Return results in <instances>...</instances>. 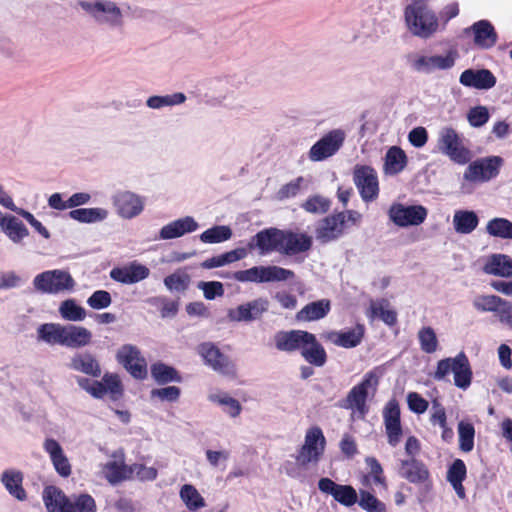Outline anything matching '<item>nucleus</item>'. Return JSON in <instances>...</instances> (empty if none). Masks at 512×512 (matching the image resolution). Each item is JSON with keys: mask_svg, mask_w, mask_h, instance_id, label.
<instances>
[{"mask_svg": "<svg viewBox=\"0 0 512 512\" xmlns=\"http://www.w3.org/2000/svg\"><path fill=\"white\" fill-rule=\"evenodd\" d=\"M404 22L407 31L414 37L430 39L441 30V22L436 13L423 4H409L404 9Z\"/></svg>", "mask_w": 512, "mask_h": 512, "instance_id": "f257e3e1", "label": "nucleus"}, {"mask_svg": "<svg viewBox=\"0 0 512 512\" xmlns=\"http://www.w3.org/2000/svg\"><path fill=\"white\" fill-rule=\"evenodd\" d=\"M77 5L99 25L112 29L121 28L124 25L125 14L114 0H82Z\"/></svg>", "mask_w": 512, "mask_h": 512, "instance_id": "f03ea898", "label": "nucleus"}, {"mask_svg": "<svg viewBox=\"0 0 512 512\" xmlns=\"http://www.w3.org/2000/svg\"><path fill=\"white\" fill-rule=\"evenodd\" d=\"M378 383V377L369 372L349 391L341 406L351 411L352 419H364L368 412L367 399L375 394Z\"/></svg>", "mask_w": 512, "mask_h": 512, "instance_id": "7ed1b4c3", "label": "nucleus"}, {"mask_svg": "<svg viewBox=\"0 0 512 512\" xmlns=\"http://www.w3.org/2000/svg\"><path fill=\"white\" fill-rule=\"evenodd\" d=\"M326 445L322 429L318 426L309 427L305 431L303 443L297 451L296 460L303 465H315L323 458Z\"/></svg>", "mask_w": 512, "mask_h": 512, "instance_id": "20e7f679", "label": "nucleus"}, {"mask_svg": "<svg viewBox=\"0 0 512 512\" xmlns=\"http://www.w3.org/2000/svg\"><path fill=\"white\" fill-rule=\"evenodd\" d=\"M458 53L451 49L444 54L415 53L409 57L410 67L421 74H431L435 71L449 70L454 67Z\"/></svg>", "mask_w": 512, "mask_h": 512, "instance_id": "39448f33", "label": "nucleus"}, {"mask_svg": "<svg viewBox=\"0 0 512 512\" xmlns=\"http://www.w3.org/2000/svg\"><path fill=\"white\" fill-rule=\"evenodd\" d=\"M437 148L458 164H465L471 159L470 151L464 146L458 132L451 126H444L439 130Z\"/></svg>", "mask_w": 512, "mask_h": 512, "instance_id": "423d86ee", "label": "nucleus"}, {"mask_svg": "<svg viewBox=\"0 0 512 512\" xmlns=\"http://www.w3.org/2000/svg\"><path fill=\"white\" fill-rule=\"evenodd\" d=\"M34 288L42 293L58 294L72 291L75 281L69 272L65 270H49L35 276Z\"/></svg>", "mask_w": 512, "mask_h": 512, "instance_id": "0eeeda50", "label": "nucleus"}, {"mask_svg": "<svg viewBox=\"0 0 512 512\" xmlns=\"http://www.w3.org/2000/svg\"><path fill=\"white\" fill-rule=\"evenodd\" d=\"M387 215L389 220L397 227H416L426 221L428 209L422 205H405L394 202L389 207Z\"/></svg>", "mask_w": 512, "mask_h": 512, "instance_id": "6e6552de", "label": "nucleus"}, {"mask_svg": "<svg viewBox=\"0 0 512 512\" xmlns=\"http://www.w3.org/2000/svg\"><path fill=\"white\" fill-rule=\"evenodd\" d=\"M294 276L291 270L278 266H254L247 270H240L233 273V279L239 282H275L285 281Z\"/></svg>", "mask_w": 512, "mask_h": 512, "instance_id": "1a4fd4ad", "label": "nucleus"}, {"mask_svg": "<svg viewBox=\"0 0 512 512\" xmlns=\"http://www.w3.org/2000/svg\"><path fill=\"white\" fill-rule=\"evenodd\" d=\"M197 351L205 364L215 372L226 377L236 376V366L234 362L223 354L213 343H202L198 346Z\"/></svg>", "mask_w": 512, "mask_h": 512, "instance_id": "9d476101", "label": "nucleus"}, {"mask_svg": "<svg viewBox=\"0 0 512 512\" xmlns=\"http://www.w3.org/2000/svg\"><path fill=\"white\" fill-rule=\"evenodd\" d=\"M346 139L342 129H334L326 133L309 150V159L313 162L323 161L336 154Z\"/></svg>", "mask_w": 512, "mask_h": 512, "instance_id": "9b49d317", "label": "nucleus"}, {"mask_svg": "<svg viewBox=\"0 0 512 512\" xmlns=\"http://www.w3.org/2000/svg\"><path fill=\"white\" fill-rule=\"evenodd\" d=\"M116 360L133 377L144 379L147 376V362L140 349L132 344L122 345L116 352Z\"/></svg>", "mask_w": 512, "mask_h": 512, "instance_id": "f8f14e48", "label": "nucleus"}, {"mask_svg": "<svg viewBox=\"0 0 512 512\" xmlns=\"http://www.w3.org/2000/svg\"><path fill=\"white\" fill-rule=\"evenodd\" d=\"M353 181L364 202H371L378 197L379 183L377 174L370 166H355L353 170Z\"/></svg>", "mask_w": 512, "mask_h": 512, "instance_id": "ddd939ff", "label": "nucleus"}, {"mask_svg": "<svg viewBox=\"0 0 512 512\" xmlns=\"http://www.w3.org/2000/svg\"><path fill=\"white\" fill-rule=\"evenodd\" d=\"M117 214L123 219H133L144 210L145 201L140 195L131 191H119L112 197Z\"/></svg>", "mask_w": 512, "mask_h": 512, "instance_id": "4468645a", "label": "nucleus"}, {"mask_svg": "<svg viewBox=\"0 0 512 512\" xmlns=\"http://www.w3.org/2000/svg\"><path fill=\"white\" fill-rule=\"evenodd\" d=\"M502 163L503 159L499 156H492L481 161H476L467 167L464 173V179L470 182L488 181L498 174Z\"/></svg>", "mask_w": 512, "mask_h": 512, "instance_id": "2eb2a0df", "label": "nucleus"}, {"mask_svg": "<svg viewBox=\"0 0 512 512\" xmlns=\"http://www.w3.org/2000/svg\"><path fill=\"white\" fill-rule=\"evenodd\" d=\"M43 450L49 456L55 472L62 478H68L72 474V465L61 444L54 438H46L43 442Z\"/></svg>", "mask_w": 512, "mask_h": 512, "instance_id": "dca6fc26", "label": "nucleus"}, {"mask_svg": "<svg viewBox=\"0 0 512 512\" xmlns=\"http://www.w3.org/2000/svg\"><path fill=\"white\" fill-rule=\"evenodd\" d=\"M384 426L389 445L397 446L402 438L400 407L395 399L387 402L383 410Z\"/></svg>", "mask_w": 512, "mask_h": 512, "instance_id": "f3484780", "label": "nucleus"}, {"mask_svg": "<svg viewBox=\"0 0 512 512\" xmlns=\"http://www.w3.org/2000/svg\"><path fill=\"white\" fill-rule=\"evenodd\" d=\"M318 489L323 494L331 495L343 506L350 507L357 503V492L350 485H340L330 478L323 477L318 481Z\"/></svg>", "mask_w": 512, "mask_h": 512, "instance_id": "a211bd4d", "label": "nucleus"}, {"mask_svg": "<svg viewBox=\"0 0 512 512\" xmlns=\"http://www.w3.org/2000/svg\"><path fill=\"white\" fill-rule=\"evenodd\" d=\"M102 474L113 485L130 480V465H126L123 451L112 454L111 459L103 465Z\"/></svg>", "mask_w": 512, "mask_h": 512, "instance_id": "6ab92c4d", "label": "nucleus"}, {"mask_svg": "<svg viewBox=\"0 0 512 512\" xmlns=\"http://www.w3.org/2000/svg\"><path fill=\"white\" fill-rule=\"evenodd\" d=\"M267 309L268 301L260 298L229 309L227 317L233 322H249L259 318Z\"/></svg>", "mask_w": 512, "mask_h": 512, "instance_id": "aec40b11", "label": "nucleus"}, {"mask_svg": "<svg viewBox=\"0 0 512 512\" xmlns=\"http://www.w3.org/2000/svg\"><path fill=\"white\" fill-rule=\"evenodd\" d=\"M464 32L467 35H471L475 46L481 49L492 48L498 39L493 25L487 20L475 22L469 28H466Z\"/></svg>", "mask_w": 512, "mask_h": 512, "instance_id": "412c9836", "label": "nucleus"}, {"mask_svg": "<svg viewBox=\"0 0 512 512\" xmlns=\"http://www.w3.org/2000/svg\"><path fill=\"white\" fill-rule=\"evenodd\" d=\"M150 275L147 266L132 262L121 268H114L110 272V277L123 284H134L146 279Z\"/></svg>", "mask_w": 512, "mask_h": 512, "instance_id": "4be33fe9", "label": "nucleus"}, {"mask_svg": "<svg viewBox=\"0 0 512 512\" xmlns=\"http://www.w3.org/2000/svg\"><path fill=\"white\" fill-rule=\"evenodd\" d=\"M253 242L261 255L273 251L282 252L283 231L275 228L265 229L255 235Z\"/></svg>", "mask_w": 512, "mask_h": 512, "instance_id": "5701e85b", "label": "nucleus"}, {"mask_svg": "<svg viewBox=\"0 0 512 512\" xmlns=\"http://www.w3.org/2000/svg\"><path fill=\"white\" fill-rule=\"evenodd\" d=\"M199 225L191 216L176 219L164 225L159 231V238L162 240H170L179 238L186 233L194 232Z\"/></svg>", "mask_w": 512, "mask_h": 512, "instance_id": "b1692460", "label": "nucleus"}, {"mask_svg": "<svg viewBox=\"0 0 512 512\" xmlns=\"http://www.w3.org/2000/svg\"><path fill=\"white\" fill-rule=\"evenodd\" d=\"M92 341V332L84 326L63 325L62 346L67 348H82Z\"/></svg>", "mask_w": 512, "mask_h": 512, "instance_id": "393cba45", "label": "nucleus"}, {"mask_svg": "<svg viewBox=\"0 0 512 512\" xmlns=\"http://www.w3.org/2000/svg\"><path fill=\"white\" fill-rule=\"evenodd\" d=\"M300 352L302 357L309 364L322 367L326 363L327 355L325 349L312 333L307 332L304 342L300 348Z\"/></svg>", "mask_w": 512, "mask_h": 512, "instance_id": "a878e982", "label": "nucleus"}, {"mask_svg": "<svg viewBox=\"0 0 512 512\" xmlns=\"http://www.w3.org/2000/svg\"><path fill=\"white\" fill-rule=\"evenodd\" d=\"M459 81L462 85L467 87H473L476 89H489L495 85L496 78L487 69H467L462 72Z\"/></svg>", "mask_w": 512, "mask_h": 512, "instance_id": "bb28decb", "label": "nucleus"}, {"mask_svg": "<svg viewBox=\"0 0 512 512\" xmlns=\"http://www.w3.org/2000/svg\"><path fill=\"white\" fill-rule=\"evenodd\" d=\"M344 230L343 220L339 219L338 214L331 215L318 223L316 238L323 243H327L340 237Z\"/></svg>", "mask_w": 512, "mask_h": 512, "instance_id": "cd10ccee", "label": "nucleus"}, {"mask_svg": "<svg viewBox=\"0 0 512 512\" xmlns=\"http://www.w3.org/2000/svg\"><path fill=\"white\" fill-rule=\"evenodd\" d=\"M42 498L48 512H70L71 499L55 486L46 487Z\"/></svg>", "mask_w": 512, "mask_h": 512, "instance_id": "c85d7f7f", "label": "nucleus"}, {"mask_svg": "<svg viewBox=\"0 0 512 512\" xmlns=\"http://www.w3.org/2000/svg\"><path fill=\"white\" fill-rule=\"evenodd\" d=\"M207 399L210 403L220 406L223 413L233 419L239 417L243 410L241 403L225 391H211Z\"/></svg>", "mask_w": 512, "mask_h": 512, "instance_id": "c756f323", "label": "nucleus"}, {"mask_svg": "<svg viewBox=\"0 0 512 512\" xmlns=\"http://www.w3.org/2000/svg\"><path fill=\"white\" fill-rule=\"evenodd\" d=\"M306 334L304 330L279 331L274 335L275 347L283 352L300 350Z\"/></svg>", "mask_w": 512, "mask_h": 512, "instance_id": "7c9ffc66", "label": "nucleus"}, {"mask_svg": "<svg viewBox=\"0 0 512 512\" xmlns=\"http://www.w3.org/2000/svg\"><path fill=\"white\" fill-rule=\"evenodd\" d=\"M365 464L369 471L363 476L362 484L366 487L375 485L386 491L388 484L380 462L375 457L369 456L365 458Z\"/></svg>", "mask_w": 512, "mask_h": 512, "instance_id": "2f4dec72", "label": "nucleus"}, {"mask_svg": "<svg viewBox=\"0 0 512 512\" xmlns=\"http://www.w3.org/2000/svg\"><path fill=\"white\" fill-rule=\"evenodd\" d=\"M483 271L489 275L510 277L512 276V258L505 254H492L487 258Z\"/></svg>", "mask_w": 512, "mask_h": 512, "instance_id": "473e14b6", "label": "nucleus"}, {"mask_svg": "<svg viewBox=\"0 0 512 512\" xmlns=\"http://www.w3.org/2000/svg\"><path fill=\"white\" fill-rule=\"evenodd\" d=\"M69 368L92 377H99L101 375L100 365L90 353H77L73 355Z\"/></svg>", "mask_w": 512, "mask_h": 512, "instance_id": "72a5a7b5", "label": "nucleus"}, {"mask_svg": "<svg viewBox=\"0 0 512 512\" xmlns=\"http://www.w3.org/2000/svg\"><path fill=\"white\" fill-rule=\"evenodd\" d=\"M63 324L50 322L36 328V340L49 346H62Z\"/></svg>", "mask_w": 512, "mask_h": 512, "instance_id": "f704fd0d", "label": "nucleus"}, {"mask_svg": "<svg viewBox=\"0 0 512 512\" xmlns=\"http://www.w3.org/2000/svg\"><path fill=\"white\" fill-rule=\"evenodd\" d=\"M364 331V326L358 324L345 332H331L327 335V338L337 346L352 348L360 344L364 336Z\"/></svg>", "mask_w": 512, "mask_h": 512, "instance_id": "c9c22d12", "label": "nucleus"}, {"mask_svg": "<svg viewBox=\"0 0 512 512\" xmlns=\"http://www.w3.org/2000/svg\"><path fill=\"white\" fill-rule=\"evenodd\" d=\"M400 475L414 484H423L429 479L426 466L415 459L402 461Z\"/></svg>", "mask_w": 512, "mask_h": 512, "instance_id": "e433bc0d", "label": "nucleus"}, {"mask_svg": "<svg viewBox=\"0 0 512 512\" xmlns=\"http://www.w3.org/2000/svg\"><path fill=\"white\" fill-rule=\"evenodd\" d=\"M366 315L371 321L380 318L389 326H393L397 322V313L390 308V303L386 299L372 300Z\"/></svg>", "mask_w": 512, "mask_h": 512, "instance_id": "4c0bfd02", "label": "nucleus"}, {"mask_svg": "<svg viewBox=\"0 0 512 512\" xmlns=\"http://www.w3.org/2000/svg\"><path fill=\"white\" fill-rule=\"evenodd\" d=\"M454 375V384L460 389H467L472 381V371L468 358L465 354L460 353L454 357V367L452 370Z\"/></svg>", "mask_w": 512, "mask_h": 512, "instance_id": "58836bf2", "label": "nucleus"}, {"mask_svg": "<svg viewBox=\"0 0 512 512\" xmlns=\"http://www.w3.org/2000/svg\"><path fill=\"white\" fill-rule=\"evenodd\" d=\"M330 307V301L327 299L311 302L297 312L296 319L298 321H316L322 319L329 313Z\"/></svg>", "mask_w": 512, "mask_h": 512, "instance_id": "ea45409f", "label": "nucleus"}, {"mask_svg": "<svg viewBox=\"0 0 512 512\" xmlns=\"http://www.w3.org/2000/svg\"><path fill=\"white\" fill-rule=\"evenodd\" d=\"M312 239L306 234L283 232L282 252L296 254L304 252L311 247Z\"/></svg>", "mask_w": 512, "mask_h": 512, "instance_id": "a19ab883", "label": "nucleus"}, {"mask_svg": "<svg viewBox=\"0 0 512 512\" xmlns=\"http://www.w3.org/2000/svg\"><path fill=\"white\" fill-rule=\"evenodd\" d=\"M1 481L8 492L16 499L23 501L26 499V493L22 487L23 475L17 470H6L1 476Z\"/></svg>", "mask_w": 512, "mask_h": 512, "instance_id": "79ce46f5", "label": "nucleus"}, {"mask_svg": "<svg viewBox=\"0 0 512 512\" xmlns=\"http://www.w3.org/2000/svg\"><path fill=\"white\" fill-rule=\"evenodd\" d=\"M71 219L81 223H97L106 220L109 211L101 207L78 208L69 212Z\"/></svg>", "mask_w": 512, "mask_h": 512, "instance_id": "37998d69", "label": "nucleus"}, {"mask_svg": "<svg viewBox=\"0 0 512 512\" xmlns=\"http://www.w3.org/2000/svg\"><path fill=\"white\" fill-rule=\"evenodd\" d=\"M466 477V466L461 459H456L447 471V480L454 488L459 498H465V489L462 485Z\"/></svg>", "mask_w": 512, "mask_h": 512, "instance_id": "c03bdc74", "label": "nucleus"}, {"mask_svg": "<svg viewBox=\"0 0 512 512\" xmlns=\"http://www.w3.org/2000/svg\"><path fill=\"white\" fill-rule=\"evenodd\" d=\"M478 225V216L473 211L458 210L453 215V226L457 233L469 234Z\"/></svg>", "mask_w": 512, "mask_h": 512, "instance_id": "a18cd8bd", "label": "nucleus"}, {"mask_svg": "<svg viewBox=\"0 0 512 512\" xmlns=\"http://www.w3.org/2000/svg\"><path fill=\"white\" fill-rule=\"evenodd\" d=\"M407 163L404 151L397 147H391L385 156V171L389 174H397L401 172Z\"/></svg>", "mask_w": 512, "mask_h": 512, "instance_id": "49530a36", "label": "nucleus"}, {"mask_svg": "<svg viewBox=\"0 0 512 512\" xmlns=\"http://www.w3.org/2000/svg\"><path fill=\"white\" fill-rule=\"evenodd\" d=\"M179 496L185 506L191 511L201 509L206 505L202 495L199 493L196 487L191 484L183 485L180 488Z\"/></svg>", "mask_w": 512, "mask_h": 512, "instance_id": "de8ad7c7", "label": "nucleus"}, {"mask_svg": "<svg viewBox=\"0 0 512 512\" xmlns=\"http://www.w3.org/2000/svg\"><path fill=\"white\" fill-rule=\"evenodd\" d=\"M385 33V28L381 23L369 21L362 25L357 34V39L362 44L377 42Z\"/></svg>", "mask_w": 512, "mask_h": 512, "instance_id": "09e8293b", "label": "nucleus"}, {"mask_svg": "<svg viewBox=\"0 0 512 512\" xmlns=\"http://www.w3.org/2000/svg\"><path fill=\"white\" fill-rule=\"evenodd\" d=\"M58 311L60 316L67 321L78 322L83 321L86 318L85 309L77 304L74 299L62 301L59 305Z\"/></svg>", "mask_w": 512, "mask_h": 512, "instance_id": "8fccbe9b", "label": "nucleus"}, {"mask_svg": "<svg viewBox=\"0 0 512 512\" xmlns=\"http://www.w3.org/2000/svg\"><path fill=\"white\" fill-rule=\"evenodd\" d=\"M151 375L159 384L181 381L178 372L173 367L161 362L154 363L151 366Z\"/></svg>", "mask_w": 512, "mask_h": 512, "instance_id": "3c124183", "label": "nucleus"}, {"mask_svg": "<svg viewBox=\"0 0 512 512\" xmlns=\"http://www.w3.org/2000/svg\"><path fill=\"white\" fill-rule=\"evenodd\" d=\"M1 230L13 242L18 243L28 236V229L16 217L10 216Z\"/></svg>", "mask_w": 512, "mask_h": 512, "instance_id": "603ef678", "label": "nucleus"}, {"mask_svg": "<svg viewBox=\"0 0 512 512\" xmlns=\"http://www.w3.org/2000/svg\"><path fill=\"white\" fill-rule=\"evenodd\" d=\"M307 186V180L300 176L282 185L276 193V199L284 201L296 197Z\"/></svg>", "mask_w": 512, "mask_h": 512, "instance_id": "864d4df0", "label": "nucleus"}, {"mask_svg": "<svg viewBox=\"0 0 512 512\" xmlns=\"http://www.w3.org/2000/svg\"><path fill=\"white\" fill-rule=\"evenodd\" d=\"M186 96L183 93H174L162 96H151L147 99L146 105L151 109H161L184 103Z\"/></svg>", "mask_w": 512, "mask_h": 512, "instance_id": "5fc2aeb1", "label": "nucleus"}, {"mask_svg": "<svg viewBox=\"0 0 512 512\" xmlns=\"http://www.w3.org/2000/svg\"><path fill=\"white\" fill-rule=\"evenodd\" d=\"M231 236H232V231L228 226L219 225V226H214L210 229L205 230L200 235V240L203 243L214 244V243H221V242L227 241L231 238Z\"/></svg>", "mask_w": 512, "mask_h": 512, "instance_id": "6e6d98bb", "label": "nucleus"}, {"mask_svg": "<svg viewBox=\"0 0 512 512\" xmlns=\"http://www.w3.org/2000/svg\"><path fill=\"white\" fill-rule=\"evenodd\" d=\"M487 232L503 239H512V222L505 218H494L487 223Z\"/></svg>", "mask_w": 512, "mask_h": 512, "instance_id": "4d7b16f0", "label": "nucleus"}, {"mask_svg": "<svg viewBox=\"0 0 512 512\" xmlns=\"http://www.w3.org/2000/svg\"><path fill=\"white\" fill-rule=\"evenodd\" d=\"M459 448L470 452L474 448L475 429L471 423L461 421L458 424Z\"/></svg>", "mask_w": 512, "mask_h": 512, "instance_id": "13d9d810", "label": "nucleus"}, {"mask_svg": "<svg viewBox=\"0 0 512 512\" xmlns=\"http://www.w3.org/2000/svg\"><path fill=\"white\" fill-rule=\"evenodd\" d=\"M502 300L496 295H477L474 297L472 305L479 312H496L502 304Z\"/></svg>", "mask_w": 512, "mask_h": 512, "instance_id": "bf43d9fd", "label": "nucleus"}, {"mask_svg": "<svg viewBox=\"0 0 512 512\" xmlns=\"http://www.w3.org/2000/svg\"><path fill=\"white\" fill-rule=\"evenodd\" d=\"M418 340L421 350L425 353H434L438 348V339L436 333L429 326L422 327L418 331Z\"/></svg>", "mask_w": 512, "mask_h": 512, "instance_id": "052dcab7", "label": "nucleus"}, {"mask_svg": "<svg viewBox=\"0 0 512 512\" xmlns=\"http://www.w3.org/2000/svg\"><path fill=\"white\" fill-rule=\"evenodd\" d=\"M190 282V277L183 271H176L164 279L165 287L171 292L185 291Z\"/></svg>", "mask_w": 512, "mask_h": 512, "instance_id": "680f3d73", "label": "nucleus"}, {"mask_svg": "<svg viewBox=\"0 0 512 512\" xmlns=\"http://www.w3.org/2000/svg\"><path fill=\"white\" fill-rule=\"evenodd\" d=\"M357 502L367 512H386V505L367 490H360V499Z\"/></svg>", "mask_w": 512, "mask_h": 512, "instance_id": "e2e57ef3", "label": "nucleus"}, {"mask_svg": "<svg viewBox=\"0 0 512 512\" xmlns=\"http://www.w3.org/2000/svg\"><path fill=\"white\" fill-rule=\"evenodd\" d=\"M70 512H97V505L91 495L80 494L71 499Z\"/></svg>", "mask_w": 512, "mask_h": 512, "instance_id": "0e129e2a", "label": "nucleus"}, {"mask_svg": "<svg viewBox=\"0 0 512 512\" xmlns=\"http://www.w3.org/2000/svg\"><path fill=\"white\" fill-rule=\"evenodd\" d=\"M158 471L155 467L145 466L135 463L130 465V480L137 479L139 481H153L157 478Z\"/></svg>", "mask_w": 512, "mask_h": 512, "instance_id": "69168bd1", "label": "nucleus"}, {"mask_svg": "<svg viewBox=\"0 0 512 512\" xmlns=\"http://www.w3.org/2000/svg\"><path fill=\"white\" fill-rule=\"evenodd\" d=\"M105 387V395L109 394L112 399H118L122 394V385L118 375L106 374L102 378Z\"/></svg>", "mask_w": 512, "mask_h": 512, "instance_id": "338daca9", "label": "nucleus"}, {"mask_svg": "<svg viewBox=\"0 0 512 512\" xmlns=\"http://www.w3.org/2000/svg\"><path fill=\"white\" fill-rule=\"evenodd\" d=\"M467 120L472 127H481L489 120L488 109L484 106L471 108L467 113Z\"/></svg>", "mask_w": 512, "mask_h": 512, "instance_id": "774afa93", "label": "nucleus"}]
</instances>
